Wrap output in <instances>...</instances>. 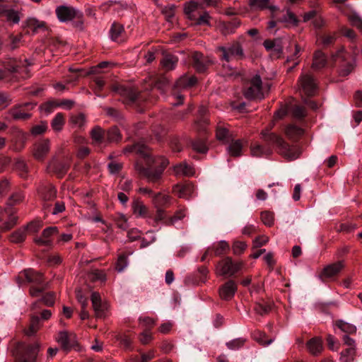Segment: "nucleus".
Returning a JSON list of instances; mask_svg holds the SVG:
<instances>
[{"instance_id": "obj_1", "label": "nucleus", "mask_w": 362, "mask_h": 362, "mask_svg": "<svg viewBox=\"0 0 362 362\" xmlns=\"http://www.w3.org/2000/svg\"><path fill=\"white\" fill-rule=\"evenodd\" d=\"M125 152L131 153L135 152L140 154L146 160L148 167H138L137 170L141 175L144 177L148 182H157L162 177L165 168L168 165V161L163 159L161 166L158 168H153L151 165L156 163V160L149 154L147 147L142 142H138L134 145L127 147L124 149Z\"/></svg>"}, {"instance_id": "obj_2", "label": "nucleus", "mask_w": 362, "mask_h": 362, "mask_svg": "<svg viewBox=\"0 0 362 362\" xmlns=\"http://www.w3.org/2000/svg\"><path fill=\"white\" fill-rule=\"evenodd\" d=\"M356 54H349L342 47L332 56L334 62L339 64V74L343 76L349 75L354 69Z\"/></svg>"}, {"instance_id": "obj_3", "label": "nucleus", "mask_w": 362, "mask_h": 362, "mask_svg": "<svg viewBox=\"0 0 362 362\" xmlns=\"http://www.w3.org/2000/svg\"><path fill=\"white\" fill-rule=\"evenodd\" d=\"M40 349V344L34 343L33 344H25L19 343L13 355L17 362H35Z\"/></svg>"}, {"instance_id": "obj_4", "label": "nucleus", "mask_w": 362, "mask_h": 362, "mask_svg": "<svg viewBox=\"0 0 362 362\" xmlns=\"http://www.w3.org/2000/svg\"><path fill=\"white\" fill-rule=\"evenodd\" d=\"M5 217H8V220L1 224V231L11 229L17 223L18 216L16 215V211L9 205L5 208L0 207V222H3Z\"/></svg>"}, {"instance_id": "obj_5", "label": "nucleus", "mask_w": 362, "mask_h": 362, "mask_svg": "<svg viewBox=\"0 0 362 362\" xmlns=\"http://www.w3.org/2000/svg\"><path fill=\"white\" fill-rule=\"evenodd\" d=\"M245 96L249 99H262V82L259 75H255L250 82V86L245 91Z\"/></svg>"}, {"instance_id": "obj_6", "label": "nucleus", "mask_w": 362, "mask_h": 362, "mask_svg": "<svg viewBox=\"0 0 362 362\" xmlns=\"http://www.w3.org/2000/svg\"><path fill=\"white\" fill-rule=\"evenodd\" d=\"M272 18L276 19L279 23L286 24V26L296 25L298 23L296 15L288 9H274Z\"/></svg>"}, {"instance_id": "obj_7", "label": "nucleus", "mask_w": 362, "mask_h": 362, "mask_svg": "<svg viewBox=\"0 0 362 362\" xmlns=\"http://www.w3.org/2000/svg\"><path fill=\"white\" fill-rule=\"evenodd\" d=\"M344 267L345 262L343 260L329 264L324 267L319 274V278L323 281L328 279H333L341 272Z\"/></svg>"}, {"instance_id": "obj_8", "label": "nucleus", "mask_w": 362, "mask_h": 362, "mask_svg": "<svg viewBox=\"0 0 362 362\" xmlns=\"http://www.w3.org/2000/svg\"><path fill=\"white\" fill-rule=\"evenodd\" d=\"M90 300L97 317H103L107 310L108 305L105 301H103L100 295L97 292H93Z\"/></svg>"}, {"instance_id": "obj_9", "label": "nucleus", "mask_w": 362, "mask_h": 362, "mask_svg": "<svg viewBox=\"0 0 362 362\" xmlns=\"http://www.w3.org/2000/svg\"><path fill=\"white\" fill-rule=\"evenodd\" d=\"M273 126L274 124H272L269 128H266L262 130L261 132V138L268 144L276 145L280 150L286 141L281 136L271 132V129Z\"/></svg>"}, {"instance_id": "obj_10", "label": "nucleus", "mask_w": 362, "mask_h": 362, "mask_svg": "<svg viewBox=\"0 0 362 362\" xmlns=\"http://www.w3.org/2000/svg\"><path fill=\"white\" fill-rule=\"evenodd\" d=\"M56 341L65 351L70 350L76 343V335L72 332L61 331L56 337Z\"/></svg>"}, {"instance_id": "obj_11", "label": "nucleus", "mask_w": 362, "mask_h": 362, "mask_svg": "<svg viewBox=\"0 0 362 362\" xmlns=\"http://www.w3.org/2000/svg\"><path fill=\"white\" fill-rule=\"evenodd\" d=\"M299 84L303 93L310 96L315 94L317 86L312 76L309 74H303L298 80Z\"/></svg>"}, {"instance_id": "obj_12", "label": "nucleus", "mask_w": 362, "mask_h": 362, "mask_svg": "<svg viewBox=\"0 0 362 362\" xmlns=\"http://www.w3.org/2000/svg\"><path fill=\"white\" fill-rule=\"evenodd\" d=\"M200 2H203L204 4L209 6L212 5L215 1L214 0H192L189 2L185 4V13L187 15V18L190 20L196 18L195 12L198 9L199 6L201 5Z\"/></svg>"}, {"instance_id": "obj_13", "label": "nucleus", "mask_w": 362, "mask_h": 362, "mask_svg": "<svg viewBox=\"0 0 362 362\" xmlns=\"http://www.w3.org/2000/svg\"><path fill=\"white\" fill-rule=\"evenodd\" d=\"M56 14L61 22H66L74 19L77 16L78 12L72 7L59 6L56 8Z\"/></svg>"}, {"instance_id": "obj_14", "label": "nucleus", "mask_w": 362, "mask_h": 362, "mask_svg": "<svg viewBox=\"0 0 362 362\" xmlns=\"http://www.w3.org/2000/svg\"><path fill=\"white\" fill-rule=\"evenodd\" d=\"M57 231V227L47 228L43 230L42 236L35 238L34 241L37 245L49 246L52 244L51 237L56 234Z\"/></svg>"}, {"instance_id": "obj_15", "label": "nucleus", "mask_w": 362, "mask_h": 362, "mask_svg": "<svg viewBox=\"0 0 362 362\" xmlns=\"http://www.w3.org/2000/svg\"><path fill=\"white\" fill-rule=\"evenodd\" d=\"M24 106H31L33 107L34 105L29 103L19 104L11 108L9 110L8 114L16 120H25L30 117L31 115L29 113L23 112L21 110V107Z\"/></svg>"}, {"instance_id": "obj_16", "label": "nucleus", "mask_w": 362, "mask_h": 362, "mask_svg": "<svg viewBox=\"0 0 362 362\" xmlns=\"http://www.w3.org/2000/svg\"><path fill=\"white\" fill-rule=\"evenodd\" d=\"M243 143L239 139H230L228 135V155L233 157H239L242 155Z\"/></svg>"}, {"instance_id": "obj_17", "label": "nucleus", "mask_w": 362, "mask_h": 362, "mask_svg": "<svg viewBox=\"0 0 362 362\" xmlns=\"http://www.w3.org/2000/svg\"><path fill=\"white\" fill-rule=\"evenodd\" d=\"M281 153L287 159L290 160H295L298 158L301 151L297 146H290L287 143H284V145L282 146L281 149L279 150Z\"/></svg>"}, {"instance_id": "obj_18", "label": "nucleus", "mask_w": 362, "mask_h": 362, "mask_svg": "<svg viewBox=\"0 0 362 362\" xmlns=\"http://www.w3.org/2000/svg\"><path fill=\"white\" fill-rule=\"evenodd\" d=\"M49 151V141L43 140L36 144L34 148V156L37 160H42Z\"/></svg>"}, {"instance_id": "obj_19", "label": "nucleus", "mask_w": 362, "mask_h": 362, "mask_svg": "<svg viewBox=\"0 0 362 362\" xmlns=\"http://www.w3.org/2000/svg\"><path fill=\"white\" fill-rule=\"evenodd\" d=\"M132 209L136 218L147 217L148 209L141 200H134L132 204Z\"/></svg>"}, {"instance_id": "obj_20", "label": "nucleus", "mask_w": 362, "mask_h": 362, "mask_svg": "<svg viewBox=\"0 0 362 362\" xmlns=\"http://www.w3.org/2000/svg\"><path fill=\"white\" fill-rule=\"evenodd\" d=\"M174 192L179 197L188 199L193 194L194 187L190 183L184 185H176L174 188Z\"/></svg>"}, {"instance_id": "obj_21", "label": "nucleus", "mask_w": 362, "mask_h": 362, "mask_svg": "<svg viewBox=\"0 0 362 362\" xmlns=\"http://www.w3.org/2000/svg\"><path fill=\"white\" fill-rule=\"evenodd\" d=\"M173 171L177 176H192L195 173V170L192 166L186 162L179 163L174 166Z\"/></svg>"}, {"instance_id": "obj_22", "label": "nucleus", "mask_w": 362, "mask_h": 362, "mask_svg": "<svg viewBox=\"0 0 362 362\" xmlns=\"http://www.w3.org/2000/svg\"><path fill=\"white\" fill-rule=\"evenodd\" d=\"M194 66L197 71L204 72L206 69L208 64L211 61L206 59L204 55L199 52H195L193 55Z\"/></svg>"}, {"instance_id": "obj_23", "label": "nucleus", "mask_w": 362, "mask_h": 362, "mask_svg": "<svg viewBox=\"0 0 362 362\" xmlns=\"http://www.w3.org/2000/svg\"><path fill=\"white\" fill-rule=\"evenodd\" d=\"M0 16L4 18L7 21L13 23H18L20 21V16L18 11L13 9L6 8L5 6H0Z\"/></svg>"}, {"instance_id": "obj_24", "label": "nucleus", "mask_w": 362, "mask_h": 362, "mask_svg": "<svg viewBox=\"0 0 362 362\" xmlns=\"http://www.w3.org/2000/svg\"><path fill=\"white\" fill-rule=\"evenodd\" d=\"M22 274L26 280L30 283L41 284L43 281V276L41 273L37 272L32 269H25Z\"/></svg>"}, {"instance_id": "obj_25", "label": "nucleus", "mask_w": 362, "mask_h": 362, "mask_svg": "<svg viewBox=\"0 0 362 362\" xmlns=\"http://www.w3.org/2000/svg\"><path fill=\"white\" fill-rule=\"evenodd\" d=\"M326 64L327 58L325 54L320 50H317L313 57V69L319 70L324 68Z\"/></svg>"}, {"instance_id": "obj_26", "label": "nucleus", "mask_w": 362, "mask_h": 362, "mask_svg": "<svg viewBox=\"0 0 362 362\" xmlns=\"http://www.w3.org/2000/svg\"><path fill=\"white\" fill-rule=\"evenodd\" d=\"M197 83V78L194 76L188 77L187 76H181L175 84L177 89L186 88L194 86Z\"/></svg>"}, {"instance_id": "obj_27", "label": "nucleus", "mask_w": 362, "mask_h": 362, "mask_svg": "<svg viewBox=\"0 0 362 362\" xmlns=\"http://www.w3.org/2000/svg\"><path fill=\"white\" fill-rule=\"evenodd\" d=\"M307 348L310 354L317 355L322 350V342L319 338H313L308 341Z\"/></svg>"}, {"instance_id": "obj_28", "label": "nucleus", "mask_w": 362, "mask_h": 362, "mask_svg": "<svg viewBox=\"0 0 362 362\" xmlns=\"http://www.w3.org/2000/svg\"><path fill=\"white\" fill-rule=\"evenodd\" d=\"M177 57L172 54H166L165 55L162 60L160 61V64L163 69L167 71L173 70L177 65Z\"/></svg>"}, {"instance_id": "obj_29", "label": "nucleus", "mask_w": 362, "mask_h": 362, "mask_svg": "<svg viewBox=\"0 0 362 362\" xmlns=\"http://www.w3.org/2000/svg\"><path fill=\"white\" fill-rule=\"evenodd\" d=\"M38 194L43 199L50 200L55 197L56 190L52 185H48L41 187L38 189Z\"/></svg>"}, {"instance_id": "obj_30", "label": "nucleus", "mask_w": 362, "mask_h": 362, "mask_svg": "<svg viewBox=\"0 0 362 362\" xmlns=\"http://www.w3.org/2000/svg\"><path fill=\"white\" fill-rule=\"evenodd\" d=\"M153 203L156 208H161L167 205L170 202V197L162 193H156L152 198Z\"/></svg>"}, {"instance_id": "obj_31", "label": "nucleus", "mask_w": 362, "mask_h": 362, "mask_svg": "<svg viewBox=\"0 0 362 362\" xmlns=\"http://www.w3.org/2000/svg\"><path fill=\"white\" fill-rule=\"evenodd\" d=\"M285 134L289 139H295L303 134V130L295 124H288L285 129Z\"/></svg>"}, {"instance_id": "obj_32", "label": "nucleus", "mask_w": 362, "mask_h": 362, "mask_svg": "<svg viewBox=\"0 0 362 362\" xmlns=\"http://www.w3.org/2000/svg\"><path fill=\"white\" fill-rule=\"evenodd\" d=\"M244 263L242 261L233 260L228 257V275H233L240 272L243 267Z\"/></svg>"}, {"instance_id": "obj_33", "label": "nucleus", "mask_w": 362, "mask_h": 362, "mask_svg": "<svg viewBox=\"0 0 362 362\" xmlns=\"http://www.w3.org/2000/svg\"><path fill=\"white\" fill-rule=\"evenodd\" d=\"M335 41V37L332 35L319 34L317 36L316 43L318 46L328 47Z\"/></svg>"}, {"instance_id": "obj_34", "label": "nucleus", "mask_w": 362, "mask_h": 362, "mask_svg": "<svg viewBox=\"0 0 362 362\" xmlns=\"http://www.w3.org/2000/svg\"><path fill=\"white\" fill-rule=\"evenodd\" d=\"M247 245L245 242L234 240L232 242L231 249L234 255L240 256L247 249Z\"/></svg>"}, {"instance_id": "obj_35", "label": "nucleus", "mask_w": 362, "mask_h": 362, "mask_svg": "<svg viewBox=\"0 0 362 362\" xmlns=\"http://www.w3.org/2000/svg\"><path fill=\"white\" fill-rule=\"evenodd\" d=\"M64 125V117L63 114L57 113L51 122V127L55 132H60Z\"/></svg>"}, {"instance_id": "obj_36", "label": "nucleus", "mask_w": 362, "mask_h": 362, "mask_svg": "<svg viewBox=\"0 0 362 362\" xmlns=\"http://www.w3.org/2000/svg\"><path fill=\"white\" fill-rule=\"evenodd\" d=\"M271 151L268 148H265L263 146L255 144L251 146V154L252 156L260 157L266 155H269Z\"/></svg>"}, {"instance_id": "obj_37", "label": "nucleus", "mask_w": 362, "mask_h": 362, "mask_svg": "<svg viewBox=\"0 0 362 362\" xmlns=\"http://www.w3.org/2000/svg\"><path fill=\"white\" fill-rule=\"evenodd\" d=\"M27 235L24 228H21L11 235L10 240L14 243H20L25 240Z\"/></svg>"}, {"instance_id": "obj_38", "label": "nucleus", "mask_w": 362, "mask_h": 362, "mask_svg": "<svg viewBox=\"0 0 362 362\" xmlns=\"http://www.w3.org/2000/svg\"><path fill=\"white\" fill-rule=\"evenodd\" d=\"M67 168L68 167L66 164H57L54 161L50 163L47 167L49 171L55 172L59 177H62L65 173Z\"/></svg>"}, {"instance_id": "obj_39", "label": "nucleus", "mask_w": 362, "mask_h": 362, "mask_svg": "<svg viewBox=\"0 0 362 362\" xmlns=\"http://www.w3.org/2000/svg\"><path fill=\"white\" fill-rule=\"evenodd\" d=\"M40 327V318L37 316H33L31 318V322L29 328L25 331L28 336L34 335Z\"/></svg>"}, {"instance_id": "obj_40", "label": "nucleus", "mask_w": 362, "mask_h": 362, "mask_svg": "<svg viewBox=\"0 0 362 362\" xmlns=\"http://www.w3.org/2000/svg\"><path fill=\"white\" fill-rule=\"evenodd\" d=\"M229 55L242 59L244 56L243 50L239 43H235L228 49V57Z\"/></svg>"}, {"instance_id": "obj_41", "label": "nucleus", "mask_w": 362, "mask_h": 362, "mask_svg": "<svg viewBox=\"0 0 362 362\" xmlns=\"http://www.w3.org/2000/svg\"><path fill=\"white\" fill-rule=\"evenodd\" d=\"M292 116L298 119H301L305 117V109L303 106L294 105L289 108Z\"/></svg>"}, {"instance_id": "obj_42", "label": "nucleus", "mask_w": 362, "mask_h": 362, "mask_svg": "<svg viewBox=\"0 0 362 362\" xmlns=\"http://www.w3.org/2000/svg\"><path fill=\"white\" fill-rule=\"evenodd\" d=\"M123 31V27L120 24H118L117 23H113L110 30V37L113 41H118L119 37L121 35V33Z\"/></svg>"}, {"instance_id": "obj_43", "label": "nucleus", "mask_w": 362, "mask_h": 362, "mask_svg": "<svg viewBox=\"0 0 362 362\" xmlns=\"http://www.w3.org/2000/svg\"><path fill=\"white\" fill-rule=\"evenodd\" d=\"M336 326L339 327L342 332L348 334H352L356 331V327L354 325L344 322L343 320H337L336 322Z\"/></svg>"}, {"instance_id": "obj_44", "label": "nucleus", "mask_w": 362, "mask_h": 362, "mask_svg": "<svg viewBox=\"0 0 362 362\" xmlns=\"http://www.w3.org/2000/svg\"><path fill=\"white\" fill-rule=\"evenodd\" d=\"M356 354L354 347H349L345 351H341L340 360L342 362H351Z\"/></svg>"}, {"instance_id": "obj_45", "label": "nucleus", "mask_w": 362, "mask_h": 362, "mask_svg": "<svg viewBox=\"0 0 362 362\" xmlns=\"http://www.w3.org/2000/svg\"><path fill=\"white\" fill-rule=\"evenodd\" d=\"M91 138L94 144H100L103 141L104 133L101 128L95 127L91 131Z\"/></svg>"}, {"instance_id": "obj_46", "label": "nucleus", "mask_w": 362, "mask_h": 362, "mask_svg": "<svg viewBox=\"0 0 362 362\" xmlns=\"http://www.w3.org/2000/svg\"><path fill=\"white\" fill-rule=\"evenodd\" d=\"M233 12H230L228 10V17L230 15H233ZM240 24V20L236 17H233L230 19L228 18V34L232 33L235 31V29L238 28Z\"/></svg>"}, {"instance_id": "obj_47", "label": "nucleus", "mask_w": 362, "mask_h": 362, "mask_svg": "<svg viewBox=\"0 0 362 362\" xmlns=\"http://www.w3.org/2000/svg\"><path fill=\"white\" fill-rule=\"evenodd\" d=\"M71 122L75 127L81 128L86 123V118L83 114L79 113L71 117Z\"/></svg>"}, {"instance_id": "obj_48", "label": "nucleus", "mask_w": 362, "mask_h": 362, "mask_svg": "<svg viewBox=\"0 0 362 362\" xmlns=\"http://www.w3.org/2000/svg\"><path fill=\"white\" fill-rule=\"evenodd\" d=\"M253 336L254 339L263 346H268L273 341L272 339H267L266 334L262 332H255Z\"/></svg>"}, {"instance_id": "obj_49", "label": "nucleus", "mask_w": 362, "mask_h": 362, "mask_svg": "<svg viewBox=\"0 0 362 362\" xmlns=\"http://www.w3.org/2000/svg\"><path fill=\"white\" fill-rule=\"evenodd\" d=\"M107 138L111 142L118 141L121 139L119 129L115 127L110 128L107 132Z\"/></svg>"}, {"instance_id": "obj_50", "label": "nucleus", "mask_w": 362, "mask_h": 362, "mask_svg": "<svg viewBox=\"0 0 362 362\" xmlns=\"http://www.w3.org/2000/svg\"><path fill=\"white\" fill-rule=\"evenodd\" d=\"M192 148L194 151L204 153L207 151L208 148L206 142L202 139H197L192 143Z\"/></svg>"}, {"instance_id": "obj_51", "label": "nucleus", "mask_w": 362, "mask_h": 362, "mask_svg": "<svg viewBox=\"0 0 362 362\" xmlns=\"http://www.w3.org/2000/svg\"><path fill=\"white\" fill-rule=\"evenodd\" d=\"M162 13L165 16L166 20L169 22L173 21L175 16V6L173 4L168 5L162 9Z\"/></svg>"}, {"instance_id": "obj_52", "label": "nucleus", "mask_w": 362, "mask_h": 362, "mask_svg": "<svg viewBox=\"0 0 362 362\" xmlns=\"http://www.w3.org/2000/svg\"><path fill=\"white\" fill-rule=\"evenodd\" d=\"M42 227V224L40 221H34L28 224L26 226L23 227L25 232L28 235L33 234L37 233L40 228Z\"/></svg>"}, {"instance_id": "obj_53", "label": "nucleus", "mask_w": 362, "mask_h": 362, "mask_svg": "<svg viewBox=\"0 0 362 362\" xmlns=\"http://www.w3.org/2000/svg\"><path fill=\"white\" fill-rule=\"evenodd\" d=\"M128 266L127 257L124 255H121L118 257L116 264V269L118 272H122Z\"/></svg>"}, {"instance_id": "obj_54", "label": "nucleus", "mask_w": 362, "mask_h": 362, "mask_svg": "<svg viewBox=\"0 0 362 362\" xmlns=\"http://www.w3.org/2000/svg\"><path fill=\"white\" fill-rule=\"evenodd\" d=\"M115 91L118 92L122 95H126L129 98V100L134 101L136 99V94L131 89H126L123 87L117 88Z\"/></svg>"}, {"instance_id": "obj_55", "label": "nucleus", "mask_w": 362, "mask_h": 362, "mask_svg": "<svg viewBox=\"0 0 362 362\" xmlns=\"http://www.w3.org/2000/svg\"><path fill=\"white\" fill-rule=\"evenodd\" d=\"M261 218L264 224L271 226L274 223V214L269 211H264L261 214Z\"/></svg>"}, {"instance_id": "obj_56", "label": "nucleus", "mask_w": 362, "mask_h": 362, "mask_svg": "<svg viewBox=\"0 0 362 362\" xmlns=\"http://www.w3.org/2000/svg\"><path fill=\"white\" fill-rule=\"evenodd\" d=\"M15 168L19 172L21 177H24L27 173V165L23 160H17L15 163Z\"/></svg>"}, {"instance_id": "obj_57", "label": "nucleus", "mask_w": 362, "mask_h": 362, "mask_svg": "<svg viewBox=\"0 0 362 362\" xmlns=\"http://www.w3.org/2000/svg\"><path fill=\"white\" fill-rule=\"evenodd\" d=\"M245 342V339L243 338L235 339L228 343V348L231 350L238 349L244 345Z\"/></svg>"}, {"instance_id": "obj_58", "label": "nucleus", "mask_w": 362, "mask_h": 362, "mask_svg": "<svg viewBox=\"0 0 362 362\" xmlns=\"http://www.w3.org/2000/svg\"><path fill=\"white\" fill-rule=\"evenodd\" d=\"M47 128L46 122H41L39 124L34 126L31 129V133L33 135H39L44 133Z\"/></svg>"}, {"instance_id": "obj_59", "label": "nucleus", "mask_w": 362, "mask_h": 362, "mask_svg": "<svg viewBox=\"0 0 362 362\" xmlns=\"http://www.w3.org/2000/svg\"><path fill=\"white\" fill-rule=\"evenodd\" d=\"M250 5L252 8H265L267 6L269 0H249Z\"/></svg>"}, {"instance_id": "obj_60", "label": "nucleus", "mask_w": 362, "mask_h": 362, "mask_svg": "<svg viewBox=\"0 0 362 362\" xmlns=\"http://www.w3.org/2000/svg\"><path fill=\"white\" fill-rule=\"evenodd\" d=\"M216 272L218 276L226 277V262L223 259L216 266Z\"/></svg>"}, {"instance_id": "obj_61", "label": "nucleus", "mask_w": 362, "mask_h": 362, "mask_svg": "<svg viewBox=\"0 0 362 362\" xmlns=\"http://www.w3.org/2000/svg\"><path fill=\"white\" fill-rule=\"evenodd\" d=\"M117 340L124 348H129L132 344V339L126 334H120L117 337Z\"/></svg>"}, {"instance_id": "obj_62", "label": "nucleus", "mask_w": 362, "mask_h": 362, "mask_svg": "<svg viewBox=\"0 0 362 362\" xmlns=\"http://www.w3.org/2000/svg\"><path fill=\"white\" fill-rule=\"evenodd\" d=\"M156 240V237L153 233V231H148L146 233V237L144 238L141 247H144L148 246L151 243L154 242Z\"/></svg>"}, {"instance_id": "obj_63", "label": "nucleus", "mask_w": 362, "mask_h": 362, "mask_svg": "<svg viewBox=\"0 0 362 362\" xmlns=\"http://www.w3.org/2000/svg\"><path fill=\"white\" fill-rule=\"evenodd\" d=\"M55 300V296L52 293H48L44 295L42 298V301L47 306H52L54 305Z\"/></svg>"}, {"instance_id": "obj_64", "label": "nucleus", "mask_w": 362, "mask_h": 362, "mask_svg": "<svg viewBox=\"0 0 362 362\" xmlns=\"http://www.w3.org/2000/svg\"><path fill=\"white\" fill-rule=\"evenodd\" d=\"M24 199V195L21 192H17L13 194L9 201V204L8 205L11 206V204H17L21 202Z\"/></svg>"}]
</instances>
